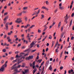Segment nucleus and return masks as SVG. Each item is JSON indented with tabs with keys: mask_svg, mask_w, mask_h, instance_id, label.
I'll list each match as a JSON object with an SVG mask.
<instances>
[{
	"mask_svg": "<svg viewBox=\"0 0 74 74\" xmlns=\"http://www.w3.org/2000/svg\"><path fill=\"white\" fill-rule=\"evenodd\" d=\"M24 54H25V53H21V54H20L21 56H18V55H17L16 56V58H17V59L13 61L12 62L13 63H15V62H16V61H17V60H21V59H19V58H20V57L23 56V55H24Z\"/></svg>",
	"mask_w": 74,
	"mask_h": 74,
	"instance_id": "nucleus-1",
	"label": "nucleus"
},
{
	"mask_svg": "<svg viewBox=\"0 0 74 74\" xmlns=\"http://www.w3.org/2000/svg\"><path fill=\"white\" fill-rule=\"evenodd\" d=\"M22 18H19L17 19L15 21L16 23H20L21 22H22V21L21 20Z\"/></svg>",
	"mask_w": 74,
	"mask_h": 74,
	"instance_id": "nucleus-2",
	"label": "nucleus"
},
{
	"mask_svg": "<svg viewBox=\"0 0 74 74\" xmlns=\"http://www.w3.org/2000/svg\"><path fill=\"white\" fill-rule=\"evenodd\" d=\"M62 3H60L59 5V8L61 10H63L64 9V6H62Z\"/></svg>",
	"mask_w": 74,
	"mask_h": 74,
	"instance_id": "nucleus-3",
	"label": "nucleus"
},
{
	"mask_svg": "<svg viewBox=\"0 0 74 74\" xmlns=\"http://www.w3.org/2000/svg\"><path fill=\"white\" fill-rule=\"evenodd\" d=\"M37 42L36 41H34V42H33L30 45V48H32L33 47V46L36 44V43Z\"/></svg>",
	"mask_w": 74,
	"mask_h": 74,
	"instance_id": "nucleus-4",
	"label": "nucleus"
},
{
	"mask_svg": "<svg viewBox=\"0 0 74 74\" xmlns=\"http://www.w3.org/2000/svg\"><path fill=\"white\" fill-rule=\"evenodd\" d=\"M29 36H30V34L28 33L27 35V36H26V38H27V39L28 40H29V42H31V41H30V40H31V38H29Z\"/></svg>",
	"mask_w": 74,
	"mask_h": 74,
	"instance_id": "nucleus-5",
	"label": "nucleus"
},
{
	"mask_svg": "<svg viewBox=\"0 0 74 74\" xmlns=\"http://www.w3.org/2000/svg\"><path fill=\"white\" fill-rule=\"evenodd\" d=\"M33 58V56H29L28 57H27L25 58V60H30V59H32Z\"/></svg>",
	"mask_w": 74,
	"mask_h": 74,
	"instance_id": "nucleus-6",
	"label": "nucleus"
},
{
	"mask_svg": "<svg viewBox=\"0 0 74 74\" xmlns=\"http://www.w3.org/2000/svg\"><path fill=\"white\" fill-rule=\"evenodd\" d=\"M5 67L4 66V65L2 66L1 68L0 69V71H2V72H3L4 71V69H5Z\"/></svg>",
	"mask_w": 74,
	"mask_h": 74,
	"instance_id": "nucleus-7",
	"label": "nucleus"
},
{
	"mask_svg": "<svg viewBox=\"0 0 74 74\" xmlns=\"http://www.w3.org/2000/svg\"><path fill=\"white\" fill-rule=\"evenodd\" d=\"M40 11H41V10L40 9H39L38 10L37 12L36 11H35L34 12V14L38 15V14L40 13Z\"/></svg>",
	"mask_w": 74,
	"mask_h": 74,
	"instance_id": "nucleus-8",
	"label": "nucleus"
},
{
	"mask_svg": "<svg viewBox=\"0 0 74 74\" xmlns=\"http://www.w3.org/2000/svg\"><path fill=\"white\" fill-rule=\"evenodd\" d=\"M8 25H9V22H7L5 25L6 30H8Z\"/></svg>",
	"mask_w": 74,
	"mask_h": 74,
	"instance_id": "nucleus-9",
	"label": "nucleus"
},
{
	"mask_svg": "<svg viewBox=\"0 0 74 74\" xmlns=\"http://www.w3.org/2000/svg\"><path fill=\"white\" fill-rule=\"evenodd\" d=\"M44 27H45L44 28V29L43 30L44 32H45L47 29H48V27H47V26H46V25H45V26H44Z\"/></svg>",
	"mask_w": 74,
	"mask_h": 74,
	"instance_id": "nucleus-10",
	"label": "nucleus"
},
{
	"mask_svg": "<svg viewBox=\"0 0 74 74\" xmlns=\"http://www.w3.org/2000/svg\"><path fill=\"white\" fill-rule=\"evenodd\" d=\"M29 54L28 53L26 54H25V55L24 56V57H23L20 58V59L21 60L22 59H24L25 58V56H27Z\"/></svg>",
	"mask_w": 74,
	"mask_h": 74,
	"instance_id": "nucleus-11",
	"label": "nucleus"
},
{
	"mask_svg": "<svg viewBox=\"0 0 74 74\" xmlns=\"http://www.w3.org/2000/svg\"><path fill=\"white\" fill-rule=\"evenodd\" d=\"M7 39L8 40V42H11L12 40L10 39V37H7Z\"/></svg>",
	"mask_w": 74,
	"mask_h": 74,
	"instance_id": "nucleus-12",
	"label": "nucleus"
},
{
	"mask_svg": "<svg viewBox=\"0 0 74 74\" xmlns=\"http://www.w3.org/2000/svg\"><path fill=\"white\" fill-rule=\"evenodd\" d=\"M61 25V22H60L58 23V29H59V28H60V25Z\"/></svg>",
	"mask_w": 74,
	"mask_h": 74,
	"instance_id": "nucleus-13",
	"label": "nucleus"
},
{
	"mask_svg": "<svg viewBox=\"0 0 74 74\" xmlns=\"http://www.w3.org/2000/svg\"><path fill=\"white\" fill-rule=\"evenodd\" d=\"M13 32L12 31H10V32H9L8 33V36H11V34L13 33Z\"/></svg>",
	"mask_w": 74,
	"mask_h": 74,
	"instance_id": "nucleus-14",
	"label": "nucleus"
},
{
	"mask_svg": "<svg viewBox=\"0 0 74 74\" xmlns=\"http://www.w3.org/2000/svg\"><path fill=\"white\" fill-rule=\"evenodd\" d=\"M8 16H7L6 17H5L3 19V21H6L7 19H8Z\"/></svg>",
	"mask_w": 74,
	"mask_h": 74,
	"instance_id": "nucleus-15",
	"label": "nucleus"
},
{
	"mask_svg": "<svg viewBox=\"0 0 74 74\" xmlns=\"http://www.w3.org/2000/svg\"><path fill=\"white\" fill-rule=\"evenodd\" d=\"M68 16V14H67L66 15V16H65L64 17L65 19H66V20L68 19V17H67Z\"/></svg>",
	"mask_w": 74,
	"mask_h": 74,
	"instance_id": "nucleus-16",
	"label": "nucleus"
},
{
	"mask_svg": "<svg viewBox=\"0 0 74 74\" xmlns=\"http://www.w3.org/2000/svg\"><path fill=\"white\" fill-rule=\"evenodd\" d=\"M21 70H22V69H20L19 71H18V70H15V71H16V73H20L21 72Z\"/></svg>",
	"mask_w": 74,
	"mask_h": 74,
	"instance_id": "nucleus-17",
	"label": "nucleus"
},
{
	"mask_svg": "<svg viewBox=\"0 0 74 74\" xmlns=\"http://www.w3.org/2000/svg\"><path fill=\"white\" fill-rule=\"evenodd\" d=\"M63 36H64V33H63L62 34H61V35L60 36V38H63Z\"/></svg>",
	"mask_w": 74,
	"mask_h": 74,
	"instance_id": "nucleus-18",
	"label": "nucleus"
},
{
	"mask_svg": "<svg viewBox=\"0 0 74 74\" xmlns=\"http://www.w3.org/2000/svg\"><path fill=\"white\" fill-rule=\"evenodd\" d=\"M8 63V61H7L5 62V64L4 65V66H5V68H6L7 67V63Z\"/></svg>",
	"mask_w": 74,
	"mask_h": 74,
	"instance_id": "nucleus-19",
	"label": "nucleus"
},
{
	"mask_svg": "<svg viewBox=\"0 0 74 74\" xmlns=\"http://www.w3.org/2000/svg\"><path fill=\"white\" fill-rule=\"evenodd\" d=\"M71 72H73V70L71 69V70H69L68 71V73L69 74H70L71 73Z\"/></svg>",
	"mask_w": 74,
	"mask_h": 74,
	"instance_id": "nucleus-20",
	"label": "nucleus"
},
{
	"mask_svg": "<svg viewBox=\"0 0 74 74\" xmlns=\"http://www.w3.org/2000/svg\"><path fill=\"white\" fill-rule=\"evenodd\" d=\"M42 59H40V60H38L37 61V62L38 63H41V62H42Z\"/></svg>",
	"mask_w": 74,
	"mask_h": 74,
	"instance_id": "nucleus-21",
	"label": "nucleus"
},
{
	"mask_svg": "<svg viewBox=\"0 0 74 74\" xmlns=\"http://www.w3.org/2000/svg\"><path fill=\"white\" fill-rule=\"evenodd\" d=\"M72 22H73V20H71L70 22L69 27H70V26H71V25H72Z\"/></svg>",
	"mask_w": 74,
	"mask_h": 74,
	"instance_id": "nucleus-22",
	"label": "nucleus"
},
{
	"mask_svg": "<svg viewBox=\"0 0 74 74\" xmlns=\"http://www.w3.org/2000/svg\"><path fill=\"white\" fill-rule=\"evenodd\" d=\"M22 14V12L20 13L19 14H17V16H21Z\"/></svg>",
	"mask_w": 74,
	"mask_h": 74,
	"instance_id": "nucleus-23",
	"label": "nucleus"
},
{
	"mask_svg": "<svg viewBox=\"0 0 74 74\" xmlns=\"http://www.w3.org/2000/svg\"><path fill=\"white\" fill-rule=\"evenodd\" d=\"M41 16H42V17H41L40 18L41 19H43V18H44V15L42 14L41 15Z\"/></svg>",
	"mask_w": 74,
	"mask_h": 74,
	"instance_id": "nucleus-24",
	"label": "nucleus"
},
{
	"mask_svg": "<svg viewBox=\"0 0 74 74\" xmlns=\"http://www.w3.org/2000/svg\"><path fill=\"white\" fill-rule=\"evenodd\" d=\"M49 70H51H51H52V65H51L50 66L49 68Z\"/></svg>",
	"mask_w": 74,
	"mask_h": 74,
	"instance_id": "nucleus-25",
	"label": "nucleus"
},
{
	"mask_svg": "<svg viewBox=\"0 0 74 74\" xmlns=\"http://www.w3.org/2000/svg\"><path fill=\"white\" fill-rule=\"evenodd\" d=\"M58 10V9L56 8L54 11V12L55 13H56L57 12V11Z\"/></svg>",
	"mask_w": 74,
	"mask_h": 74,
	"instance_id": "nucleus-26",
	"label": "nucleus"
},
{
	"mask_svg": "<svg viewBox=\"0 0 74 74\" xmlns=\"http://www.w3.org/2000/svg\"><path fill=\"white\" fill-rule=\"evenodd\" d=\"M38 32L39 33H41V30H40L39 29H38Z\"/></svg>",
	"mask_w": 74,
	"mask_h": 74,
	"instance_id": "nucleus-27",
	"label": "nucleus"
},
{
	"mask_svg": "<svg viewBox=\"0 0 74 74\" xmlns=\"http://www.w3.org/2000/svg\"><path fill=\"white\" fill-rule=\"evenodd\" d=\"M27 7H24L23 8V10H27Z\"/></svg>",
	"mask_w": 74,
	"mask_h": 74,
	"instance_id": "nucleus-28",
	"label": "nucleus"
},
{
	"mask_svg": "<svg viewBox=\"0 0 74 74\" xmlns=\"http://www.w3.org/2000/svg\"><path fill=\"white\" fill-rule=\"evenodd\" d=\"M46 5H49V2H48V1H46Z\"/></svg>",
	"mask_w": 74,
	"mask_h": 74,
	"instance_id": "nucleus-29",
	"label": "nucleus"
},
{
	"mask_svg": "<svg viewBox=\"0 0 74 74\" xmlns=\"http://www.w3.org/2000/svg\"><path fill=\"white\" fill-rule=\"evenodd\" d=\"M25 72L24 73H25V74H26V73H28V72H29V70H25Z\"/></svg>",
	"mask_w": 74,
	"mask_h": 74,
	"instance_id": "nucleus-30",
	"label": "nucleus"
},
{
	"mask_svg": "<svg viewBox=\"0 0 74 74\" xmlns=\"http://www.w3.org/2000/svg\"><path fill=\"white\" fill-rule=\"evenodd\" d=\"M25 21H27V17L25 16Z\"/></svg>",
	"mask_w": 74,
	"mask_h": 74,
	"instance_id": "nucleus-31",
	"label": "nucleus"
},
{
	"mask_svg": "<svg viewBox=\"0 0 74 74\" xmlns=\"http://www.w3.org/2000/svg\"><path fill=\"white\" fill-rule=\"evenodd\" d=\"M38 9H39V8H38V7L35 8L34 9V11H36V10H38Z\"/></svg>",
	"mask_w": 74,
	"mask_h": 74,
	"instance_id": "nucleus-32",
	"label": "nucleus"
},
{
	"mask_svg": "<svg viewBox=\"0 0 74 74\" xmlns=\"http://www.w3.org/2000/svg\"><path fill=\"white\" fill-rule=\"evenodd\" d=\"M35 26V25H32L29 28H30V29H32V28H33V27H34Z\"/></svg>",
	"mask_w": 74,
	"mask_h": 74,
	"instance_id": "nucleus-33",
	"label": "nucleus"
},
{
	"mask_svg": "<svg viewBox=\"0 0 74 74\" xmlns=\"http://www.w3.org/2000/svg\"><path fill=\"white\" fill-rule=\"evenodd\" d=\"M49 39H50V40H51L52 39V36H51V35H49Z\"/></svg>",
	"mask_w": 74,
	"mask_h": 74,
	"instance_id": "nucleus-34",
	"label": "nucleus"
},
{
	"mask_svg": "<svg viewBox=\"0 0 74 74\" xmlns=\"http://www.w3.org/2000/svg\"><path fill=\"white\" fill-rule=\"evenodd\" d=\"M36 71H37V69H34V70L33 71V73H35V72H36Z\"/></svg>",
	"mask_w": 74,
	"mask_h": 74,
	"instance_id": "nucleus-35",
	"label": "nucleus"
},
{
	"mask_svg": "<svg viewBox=\"0 0 74 74\" xmlns=\"http://www.w3.org/2000/svg\"><path fill=\"white\" fill-rule=\"evenodd\" d=\"M64 22L66 23L67 24L68 23V22L67 21V20L65 19L64 21Z\"/></svg>",
	"mask_w": 74,
	"mask_h": 74,
	"instance_id": "nucleus-36",
	"label": "nucleus"
},
{
	"mask_svg": "<svg viewBox=\"0 0 74 74\" xmlns=\"http://www.w3.org/2000/svg\"><path fill=\"white\" fill-rule=\"evenodd\" d=\"M53 43H52V46L51 47H53V45H54V44H55V42H54L53 41L52 42Z\"/></svg>",
	"mask_w": 74,
	"mask_h": 74,
	"instance_id": "nucleus-37",
	"label": "nucleus"
},
{
	"mask_svg": "<svg viewBox=\"0 0 74 74\" xmlns=\"http://www.w3.org/2000/svg\"><path fill=\"white\" fill-rule=\"evenodd\" d=\"M21 67V65H19L18 66H16V68H20Z\"/></svg>",
	"mask_w": 74,
	"mask_h": 74,
	"instance_id": "nucleus-38",
	"label": "nucleus"
},
{
	"mask_svg": "<svg viewBox=\"0 0 74 74\" xmlns=\"http://www.w3.org/2000/svg\"><path fill=\"white\" fill-rule=\"evenodd\" d=\"M55 23H56V22H53V23L52 24V25H52V26H54V25H55Z\"/></svg>",
	"mask_w": 74,
	"mask_h": 74,
	"instance_id": "nucleus-39",
	"label": "nucleus"
},
{
	"mask_svg": "<svg viewBox=\"0 0 74 74\" xmlns=\"http://www.w3.org/2000/svg\"><path fill=\"white\" fill-rule=\"evenodd\" d=\"M59 51H58V49H56V53H57V52H58Z\"/></svg>",
	"mask_w": 74,
	"mask_h": 74,
	"instance_id": "nucleus-40",
	"label": "nucleus"
},
{
	"mask_svg": "<svg viewBox=\"0 0 74 74\" xmlns=\"http://www.w3.org/2000/svg\"><path fill=\"white\" fill-rule=\"evenodd\" d=\"M52 26H53L52 25H51L49 27V29H51V28H52Z\"/></svg>",
	"mask_w": 74,
	"mask_h": 74,
	"instance_id": "nucleus-41",
	"label": "nucleus"
},
{
	"mask_svg": "<svg viewBox=\"0 0 74 74\" xmlns=\"http://www.w3.org/2000/svg\"><path fill=\"white\" fill-rule=\"evenodd\" d=\"M3 52H6V50L5 49H3Z\"/></svg>",
	"mask_w": 74,
	"mask_h": 74,
	"instance_id": "nucleus-42",
	"label": "nucleus"
},
{
	"mask_svg": "<svg viewBox=\"0 0 74 74\" xmlns=\"http://www.w3.org/2000/svg\"><path fill=\"white\" fill-rule=\"evenodd\" d=\"M12 27L10 28L11 30H13V29H14V26L13 25L12 26H11Z\"/></svg>",
	"mask_w": 74,
	"mask_h": 74,
	"instance_id": "nucleus-43",
	"label": "nucleus"
},
{
	"mask_svg": "<svg viewBox=\"0 0 74 74\" xmlns=\"http://www.w3.org/2000/svg\"><path fill=\"white\" fill-rule=\"evenodd\" d=\"M63 27H62L61 28V31L62 32V31H63Z\"/></svg>",
	"mask_w": 74,
	"mask_h": 74,
	"instance_id": "nucleus-44",
	"label": "nucleus"
},
{
	"mask_svg": "<svg viewBox=\"0 0 74 74\" xmlns=\"http://www.w3.org/2000/svg\"><path fill=\"white\" fill-rule=\"evenodd\" d=\"M74 13H73L71 15V16L72 17H74Z\"/></svg>",
	"mask_w": 74,
	"mask_h": 74,
	"instance_id": "nucleus-45",
	"label": "nucleus"
},
{
	"mask_svg": "<svg viewBox=\"0 0 74 74\" xmlns=\"http://www.w3.org/2000/svg\"><path fill=\"white\" fill-rule=\"evenodd\" d=\"M27 27H29L30 26V24H28L27 25Z\"/></svg>",
	"mask_w": 74,
	"mask_h": 74,
	"instance_id": "nucleus-46",
	"label": "nucleus"
},
{
	"mask_svg": "<svg viewBox=\"0 0 74 74\" xmlns=\"http://www.w3.org/2000/svg\"><path fill=\"white\" fill-rule=\"evenodd\" d=\"M44 63V61H43L41 63V66H42L43 65V64Z\"/></svg>",
	"mask_w": 74,
	"mask_h": 74,
	"instance_id": "nucleus-47",
	"label": "nucleus"
},
{
	"mask_svg": "<svg viewBox=\"0 0 74 74\" xmlns=\"http://www.w3.org/2000/svg\"><path fill=\"white\" fill-rule=\"evenodd\" d=\"M46 7L45 6H43L42 7V9H45Z\"/></svg>",
	"mask_w": 74,
	"mask_h": 74,
	"instance_id": "nucleus-48",
	"label": "nucleus"
},
{
	"mask_svg": "<svg viewBox=\"0 0 74 74\" xmlns=\"http://www.w3.org/2000/svg\"><path fill=\"white\" fill-rule=\"evenodd\" d=\"M7 14H8V12H6V13H5L4 14V15H7Z\"/></svg>",
	"mask_w": 74,
	"mask_h": 74,
	"instance_id": "nucleus-49",
	"label": "nucleus"
},
{
	"mask_svg": "<svg viewBox=\"0 0 74 74\" xmlns=\"http://www.w3.org/2000/svg\"><path fill=\"white\" fill-rule=\"evenodd\" d=\"M12 51H10V52H9V55H11V54H12Z\"/></svg>",
	"mask_w": 74,
	"mask_h": 74,
	"instance_id": "nucleus-50",
	"label": "nucleus"
},
{
	"mask_svg": "<svg viewBox=\"0 0 74 74\" xmlns=\"http://www.w3.org/2000/svg\"><path fill=\"white\" fill-rule=\"evenodd\" d=\"M71 40H73V39H74V37L73 36H72L71 37Z\"/></svg>",
	"mask_w": 74,
	"mask_h": 74,
	"instance_id": "nucleus-51",
	"label": "nucleus"
},
{
	"mask_svg": "<svg viewBox=\"0 0 74 74\" xmlns=\"http://www.w3.org/2000/svg\"><path fill=\"white\" fill-rule=\"evenodd\" d=\"M45 10H46V11H48V10H49V9L46 7L45 8Z\"/></svg>",
	"mask_w": 74,
	"mask_h": 74,
	"instance_id": "nucleus-52",
	"label": "nucleus"
},
{
	"mask_svg": "<svg viewBox=\"0 0 74 74\" xmlns=\"http://www.w3.org/2000/svg\"><path fill=\"white\" fill-rule=\"evenodd\" d=\"M62 53H63V52H61V53L60 54V58H61V57H62Z\"/></svg>",
	"mask_w": 74,
	"mask_h": 74,
	"instance_id": "nucleus-53",
	"label": "nucleus"
},
{
	"mask_svg": "<svg viewBox=\"0 0 74 74\" xmlns=\"http://www.w3.org/2000/svg\"><path fill=\"white\" fill-rule=\"evenodd\" d=\"M22 12L23 14H26V11H23Z\"/></svg>",
	"mask_w": 74,
	"mask_h": 74,
	"instance_id": "nucleus-54",
	"label": "nucleus"
},
{
	"mask_svg": "<svg viewBox=\"0 0 74 74\" xmlns=\"http://www.w3.org/2000/svg\"><path fill=\"white\" fill-rule=\"evenodd\" d=\"M13 23L12 22H10V23H9V25H12Z\"/></svg>",
	"mask_w": 74,
	"mask_h": 74,
	"instance_id": "nucleus-55",
	"label": "nucleus"
},
{
	"mask_svg": "<svg viewBox=\"0 0 74 74\" xmlns=\"http://www.w3.org/2000/svg\"><path fill=\"white\" fill-rule=\"evenodd\" d=\"M63 69V66H60V69L62 70Z\"/></svg>",
	"mask_w": 74,
	"mask_h": 74,
	"instance_id": "nucleus-56",
	"label": "nucleus"
},
{
	"mask_svg": "<svg viewBox=\"0 0 74 74\" xmlns=\"http://www.w3.org/2000/svg\"><path fill=\"white\" fill-rule=\"evenodd\" d=\"M24 29H27V25L25 26L24 27Z\"/></svg>",
	"mask_w": 74,
	"mask_h": 74,
	"instance_id": "nucleus-57",
	"label": "nucleus"
},
{
	"mask_svg": "<svg viewBox=\"0 0 74 74\" xmlns=\"http://www.w3.org/2000/svg\"><path fill=\"white\" fill-rule=\"evenodd\" d=\"M36 51V50H32V52H35V51Z\"/></svg>",
	"mask_w": 74,
	"mask_h": 74,
	"instance_id": "nucleus-58",
	"label": "nucleus"
},
{
	"mask_svg": "<svg viewBox=\"0 0 74 74\" xmlns=\"http://www.w3.org/2000/svg\"><path fill=\"white\" fill-rule=\"evenodd\" d=\"M57 3V1H55L54 2V4H56V3Z\"/></svg>",
	"mask_w": 74,
	"mask_h": 74,
	"instance_id": "nucleus-59",
	"label": "nucleus"
},
{
	"mask_svg": "<svg viewBox=\"0 0 74 74\" xmlns=\"http://www.w3.org/2000/svg\"><path fill=\"white\" fill-rule=\"evenodd\" d=\"M6 22H7V21H6V20L4 21V22H3V23L4 24H5L6 23Z\"/></svg>",
	"mask_w": 74,
	"mask_h": 74,
	"instance_id": "nucleus-60",
	"label": "nucleus"
},
{
	"mask_svg": "<svg viewBox=\"0 0 74 74\" xmlns=\"http://www.w3.org/2000/svg\"><path fill=\"white\" fill-rule=\"evenodd\" d=\"M25 48V46H23L22 47H21V49H24V48Z\"/></svg>",
	"mask_w": 74,
	"mask_h": 74,
	"instance_id": "nucleus-61",
	"label": "nucleus"
},
{
	"mask_svg": "<svg viewBox=\"0 0 74 74\" xmlns=\"http://www.w3.org/2000/svg\"><path fill=\"white\" fill-rule=\"evenodd\" d=\"M4 11H5L4 10H2V12H1V13L2 14H3L4 13Z\"/></svg>",
	"mask_w": 74,
	"mask_h": 74,
	"instance_id": "nucleus-62",
	"label": "nucleus"
},
{
	"mask_svg": "<svg viewBox=\"0 0 74 74\" xmlns=\"http://www.w3.org/2000/svg\"><path fill=\"white\" fill-rule=\"evenodd\" d=\"M48 51V48H47V49H46V52H47Z\"/></svg>",
	"mask_w": 74,
	"mask_h": 74,
	"instance_id": "nucleus-63",
	"label": "nucleus"
},
{
	"mask_svg": "<svg viewBox=\"0 0 74 74\" xmlns=\"http://www.w3.org/2000/svg\"><path fill=\"white\" fill-rule=\"evenodd\" d=\"M17 40H18V38H16V39L15 40L16 41H17Z\"/></svg>",
	"mask_w": 74,
	"mask_h": 74,
	"instance_id": "nucleus-64",
	"label": "nucleus"
}]
</instances>
